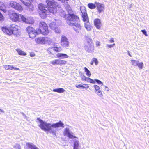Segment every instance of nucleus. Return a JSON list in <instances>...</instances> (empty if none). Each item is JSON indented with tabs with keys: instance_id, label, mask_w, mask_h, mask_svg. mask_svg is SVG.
Listing matches in <instances>:
<instances>
[{
	"instance_id": "1",
	"label": "nucleus",
	"mask_w": 149,
	"mask_h": 149,
	"mask_svg": "<svg viewBox=\"0 0 149 149\" xmlns=\"http://www.w3.org/2000/svg\"><path fill=\"white\" fill-rule=\"evenodd\" d=\"M46 3L48 7L41 3L38 5L39 14L40 17L42 19L45 18L49 13L55 14L57 12L56 7L58 5L57 3L54 0H47Z\"/></svg>"
},
{
	"instance_id": "2",
	"label": "nucleus",
	"mask_w": 149,
	"mask_h": 149,
	"mask_svg": "<svg viewBox=\"0 0 149 149\" xmlns=\"http://www.w3.org/2000/svg\"><path fill=\"white\" fill-rule=\"evenodd\" d=\"M36 120L40 123L39 126L41 129L45 132H49L50 133L52 134L54 137L56 136V130L53 129L52 128L64 127V124L61 121L52 124L50 123H47L38 117L37 118Z\"/></svg>"
},
{
	"instance_id": "3",
	"label": "nucleus",
	"mask_w": 149,
	"mask_h": 149,
	"mask_svg": "<svg viewBox=\"0 0 149 149\" xmlns=\"http://www.w3.org/2000/svg\"><path fill=\"white\" fill-rule=\"evenodd\" d=\"M39 28L35 30V29L32 32L29 33V35L30 38H34L36 35L40 33L44 35H47L49 33L48 29V27L47 24L44 22H40L39 24Z\"/></svg>"
},
{
	"instance_id": "4",
	"label": "nucleus",
	"mask_w": 149,
	"mask_h": 149,
	"mask_svg": "<svg viewBox=\"0 0 149 149\" xmlns=\"http://www.w3.org/2000/svg\"><path fill=\"white\" fill-rule=\"evenodd\" d=\"M20 27L17 25L13 24L8 27H3L2 28V30L3 32L9 35H14L16 36L19 37L20 34L19 31Z\"/></svg>"
},
{
	"instance_id": "5",
	"label": "nucleus",
	"mask_w": 149,
	"mask_h": 149,
	"mask_svg": "<svg viewBox=\"0 0 149 149\" xmlns=\"http://www.w3.org/2000/svg\"><path fill=\"white\" fill-rule=\"evenodd\" d=\"M8 15L12 21L19 22V14H17L15 12L10 11L9 12Z\"/></svg>"
},
{
	"instance_id": "6",
	"label": "nucleus",
	"mask_w": 149,
	"mask_h": 149,
	"mask_svg": "<svg viewBox=\"0 0 149 149\" xmlns=\"http://www.w3.org/2000/svg\"><path fill=\"white\" fill-rule=\"evenodd\" d=\"M81 22L79 17L75 15V31L77 33L81 32L82 27L81 25Z\"/></svg>"
},
{
	"instance_id": "7",
	"label": "nucleus",
	"mask_w": 149,
	"mask_h": 149,
	"mask_svg": "<svg viewBox=\"0 0 149 149\" xmlns=\"http://www.w3.org/2000/svg\"><path fill=\"white\" fill-rule=\"evenodd\" d=\"M11 7L19 11H22L23 8L20 5L14 1L10 2L8 4Z\"/></svg>"
},
{
	"instance_id": "8",
	"label": "nucleus",
	"mask_w": 149,
	"mask_h": 149,
	"mask_svg": "<svg viewBox=\"0 0 149 149\" xmlns=\"http://www.w3.org/2000/svg\"><path fill=\"white\" fill-rule=\"evenodd\" d=\"M65 18L67 19V23L70 25L74 26V15H66Z\"/></svg>"
},
{
	"instance_id": "9",
	"label": "nucleus",
	"mask_w": 149,
	"mask_h": 149,
	"mask_svg": "<svg viewBox=\"0 0 149 149\" xmlns=\"http://www.w3.org/2000/svg\"><path fill=\"white\" fill-rule=\"evenodd\" d=\"M64 136H66L70 139H72L74 138V134L69 130L68 128L65 129L63 133Z\"/></svg>"
},
{
	"instance_id": "10",
	"label": "nucleus",
	"mask_w": 149,
	"mask_h": 149,
	"mask_svg": "<svg viewBox=\"0 0 149 149\" xmlns=\"http://www.w3.org/2000/svg\"><path fill=\"white\" fill-rule=\"evenodd\" d=\"M82 20L83 22H86L84 24V26L86 30L88 31H91L93 28V27L90 24L89 18L82 19Z\"/></svg>"
},
{
	"instance_id": "11",
	"label": "nucleus",
	"mask_w": 149,
	"mask_h": 149,
	"mask_svg": "<svg viewBox=\"0 0 149 149\" xmlns=\"http://www.w3.org/2000/svg\"><path fill=\"white\" fill-rule=\"evenodd\" d=\"M80 9L81 13V15L82 19L88 18V17L86 8L84 6H81L80 7Z\"/></svg>"
},
{
	"instance_id": "12",
	"label": "nucleus",
	"mask_w": 149,
	"mask_h": 149,
	"mask_svg": "<svg viewBox=\"0 0 149 149\" xmlns=\"http://www.w3.org/2000/svg\"><path fill=\"white\" fill-rule=\"evenodd\" d=\"M95 3L96 4V9L99 14L104 11V4L97 2H95Z\"/></svg>"
},
{
	"instance_id": "13",
	"label": "nucleus",
	"mask_w": 149,
	"mask_h": 149,
	"mask_svg": "<svg viewBox=\"0 0 149 149\" xmlns=\"http://www.w3.org/2000/svg\"><path fill=\"white\" fill-rule=\"evenodd\" d=\"M68 41L67 38L64 35H63L61 37V45L63 46L66 47L68 46Z\"/></svg>"
},
{
	"instance_id": "14",
	"label": "nucleus",
	"mask_w": 149,
	"mask_h": 149,
	"mask_svg": "<svg viewBox=\"0 0 149 149\" xmlns=\"http://www.w3.org/2000/svg\"><path fill=\"white\" fill-rule=\"evenodd\" d=\"M94 26L98 29H100L102 26L100 19L99 18H95L93 21Z\"/></svg>"
},
{
	"instance_id": "15",
	"label": "nucleus",
	"mask_w": 149,
	"mask_h": 149,
	"mask_svg": "<svg viewBox=\"0 0 149 149\" xmlns=\"http://www.w3.org/2000/svg\"><path fill=\"white\" fill-rule=\"evenodd\" d=\"M85 47L86 49L88 52L91 53L94 50V46L93 44L85 46Z\"/></svg>"
},
{
	"instance_id": "16",
	"label": "nucleus",
	"mask_w": 149,
	"mask_h": 149,
	"mask_svg": "<svg viewBox=\"0 0 149 149\" xmlns=\"http://www.w3.org/2000/svg\"><path fill=\"white\" fill-rule=\"evenodd\" d=\"M64 7L67 11L68 13V14H65L64 15V17H65V15H74V14H71V13L72 12V10L71 9V8L70 6L68 4H65Z\"/></svg>"
},
{
	"instance_id": "17",
	"label": "nucleus",
	"mask_w": 149,
	"mask_h": 149,
	"mask_svg": "<svg viewBox=\"0 0 149 149\" xmlns=\"http://www.w3.org/2000/svg\"><path fill=\"white\" fill-rule=\"evenodd\" d=\"M26 146L27 149H39L35 145L31 143H27Z\"/></svg>"
},
{
	"instance_id": "18",
	"label": "nucleus",
	"mask_w": 149,
	"mask_h": 149,
	"mask_svg": "<svg viewBox=\"0 0 149 149\" xmlns=\"http://www.w3.org/2000/svg\"><path fill=\"white\" fill-rule=\"evenodd\" d=\"M93 44L92 40L91 38H86L85 40V46Z\"/></svg>"
},
{
	"instance_id": "19",
	"label": "nucleus",
	"mask_w": 149,
	"mask_h": 149,
	"mask_svg": "<svg viewBox=\"0 0 149 149\" xmlns=\"http://www.w3.org/2000/svg\"><path fill=\"white\" fill-rule=\"evenodd\" d=\"M57 57L60 59H63L68 57V56L65 54L58 53L57 54Z\"/></svg>"
},
{
	"instance_id": "20",
	"label": "nucleus",
	"mask_w": 149,
	"mask_h": 149,
	"mask_svg": "<svg viewBox=\"0 0 149 149\" xmlns=\"http://www.w3.org/2000/svg\"><path fill=\"white\" fill-rule=\"evenodd\" d=\"M35 40L36 42L38 43H45L44 37L37 38L35 39Z\"/></svg>"
},
{
	"instance_id": "21",
	"label": "nucleus",
	"mask_w": 149,
	"mask_h": 149,
	"mask_svg": "<svg viewBox=\"0 0 149 149\" xmlns=\"http://www.w3.org/2000/svg\"><path fill=\"white\" fill-rule=\"evenodd\" d=\"M0 10L3 11L4 13L6 12L7 10L6 9V7L3 2L0 1Z\"/></svg>"
},
{
	"instance_id": "22",
	"label": "nucleus",
	"mask_w": 149,
	"mask_h": 149,
	"mask_svg": "<svg viewBox=\"0 0 149 149\" xmlns=\"http://www.w3.org/2000/svg\"><path fill=\"white\" fill-rule=\"evenodd\" d=\"M65 90L62 88H57L54 89L53 90V91L55 92H58L59 93H62L64 92Z\"/></svg>"
},
{
	"instance_id": "23",
	"label": "nucleus",
	"mask_w": 149,
	"mask_h": 149,
	"mask_svg": "<svg viewBox=\"0 0 149 149\" xmlns=\"http://www.w3.org/2000/svg\"><path fill=\"white\" fill-rule=\"evenodd\" d=\"M76 87L78 88H84L85 89L88 88L89 85L87 84H79L76 86Z\"/></svg>"
},
{
	"instance_id": "24",
	"label": "nucleus",
	"mask_w": 149,
	"mask_h": 149,
	"mask_svg": "<svg viewBox=\"0 0 149 149\" xmlns=\"http://www.w3.org/2000/svg\"><path fill=\"white\" fill-rule=\"evenodd\" d=\"M87 6L89 9H93L96 8V4L95 3H90L88 4Z\"/></svg>"
},
{
	"instance_id": "25",
	"label": "nucleus",
	"mask_w": 149,
	"mask_h": 149,
	"mask_svg": "<svg viewBox=\"0 0 149 149\" xmlns=\"http://www.w3.org/2000/svg\"><path fill=\"white\" fill-rule=\"evenodd\" d=\"M49 26L52 29L54 30L55 29L56 25L55 22H53L49 23Z\"/></svg>"
},
{
	"instance_id": "26",
	"label": "nucleus",
	"mask_w": 149,
	"mask_h": 149,
	"mask_svg": "<svg viewBox=\"0 0 149 149\" xmlns=\"http://www.w3.org/2000/svg\"><path fill=\"white\" fill-rule=\"evenodd\" d=\"M19 21H20L21 19L24 22L27 23L26 19L22 15L20 14L19 15Z\"/></svg>"
},
{
	"instance_id": "27",
	"label": "nucleus",
	"mask_w": 149,
	"mask_h": 149,
	"mask_svg": "<svg viewBox=\"0 0 149 149\" xmlns=\"http://www.w3.org/2000/svg\"><path fill=\"white\" fill-rule=\"evenodd\" d=\"M84 69L86 75L88 77H90L91 76V74L89 70L86 67H84Z\"/></svg>"
},
{
	"instance_id": "28",
	"label": "nucleus",
	"mask_w": 149,
	"mask_h": 149,
	"mask_svg": "<svg viewBox=\"0 0 149 149\" xmlns=\"http://www.w3.org/2000/svg\"><path fill=\"white\" fill-rule=\"evenodd\" d=\"M98 62L97 59L95 58H93L91 62L90 63V64L93 65L94 63H95L96 65H97L98 63Z\"/></svg>"
},
{
	"instance_id": "29",
	"label": "nucleus",
	"mask_w": 149,
	"mask_h": 149,
	"mask_svg": "<svg viewBox=\"0 0 149 149\" xmlns=\"http://www.w3.org/2000/svg\"><path fill=\"white\" fill-rule=\"evenodd\" d=\"M16 51H17L19 55L23 56H26V54L25 52L22 51L19 49H17Z\"/></svg>"
},
{
	"instance_id": "30",
	"label": "nucleus",
	"mask_w": 149,
	"mask_h": 149,
	"mask_svg": "<svg viewBox=\"0 0 149 149\" xmlns=\"http://www.w3.org/2000/svg\"><path fill=\"white\" fill-rule=\"evenodd\" d=\"M34 30V29H33V27L30 26L28 27L26 29V31L28 32V34L31 32H32Z\"/></svg>"
},
{
	"instance_id": "31",
	"label": "nucleus",
	"mask_w": 149,
	"mask_h": 149,
	"mask_svg": "<svg viewBox=\"0 0 149 149\" xmlns=\"http://www.w3.org/2000/svg\"><path fill=\"white\" fill-rule=\"evenodd\" d=\"M51 63L53 64H59V59L55 60L52 61L51 62Z\"/></svg>"
},
{
	"instance_id": "32",
	"label": "nucleus",
	"mask_w": 149,
	"mask_h": 149,
	"mask_svg": "<svg viewBox=\"0 0 149 149\" xmlns=\"http://www.w3.org/2000/svg\"><path fill=\"white\" fill-rule=\"evenodd\" d=\"M86 81L87 82H89L91 83L94 84L95 83V80H93L91 79V78H90L89 77H87V80Z\"/></svg>"
},
{
	"instance_id": "33",
	"label": "nucleus",
	"mask_w": 149,
	"mask_h": 149,
	"mask_svg": "<svg viewBox=\"0 0 149 149\" xmlns=\"http://www.w3.org/2000/svg\"><path fill=\"white\" fill-rule=\"evenodd\" d=\"M13 148L15 149H21L20 145L17 143L15 144L13 146Z\"/></svg>"
},
{
	"instance_id": "34",
	"label": "nucleus",
	"mask_w": 149,
	"mask_h": 149,
	"mask_svg": "<svg viewBox=\"0 0 149 149\" xmlns=\"http://www.w3.org/2000/svg\"><path fill=\"white\" fill-rule=\"evenodd\" d=\"M136 65L138 66L139 69H141L143 66V63L142 62H141L140 63L137 62V63H136Z\"/></svg>"
},
{
	"instance_id": "35",
	"label": "nucleus",
	"mask_w": 149,
	"mask_h": 149,
	"mask_svg": "<svg viewBox=\"0 0 149 149\" xmlns=\"http://www.w3.org/2000/svg\"><path fill=\"white\" fill-rule=\"evenodd\" d=\"M44 38L45 43L46 42H50L52 41L51 39L48 37H44Z\"/></svg>"
},
{
	"instance_id": "36",
	"label": "nucleus",
	"mask_w": 149,
	"mask_h": 149,
	"mask_svg": "<svg viewBox=\"0 0 149 149\" xmlns=\"http://www.w3.org/2000/svg\"><path fill=\"white\" fill-rule=\"evenodd\" d=\"M80 77L82 80L84 81H86L87 77H86L85 75H81Z\"/></svg>"
},
{
	"instance_id": "37",
	"label": "nucleus",
	"mask_w": 149,
	"mask_h": 149,
	"mask_svg": "<svg viewBox=\"0 0 149 149\" xmlns=\"http://www.w3.org/2000/svg\"><path fill=\"white\" fill-rule=\"evenodd\" d=\"M96 94L100 97H101L103 96L102 93L101 92V91L100 90H99L97 91H96Z\"/></svg>"
},
{
	"instance_id": "38",
	"label": "nucleus",
	"mask_w": 149,
	"mask_h": 149,
	"mask_svg": "<svg viewBox=\"0 0 149 149\" xmlns=\"http://www.w3.org/2000/svg\"><path fill=\"white\" fill-rule=\"evenodd\" d=\"M53 30H54L55 32L56 33H60L61 31L60 29L58 27H57L56 26L55 29H54Z\"/></svg>"
},
{
	"instance_id": "39",
	"label": "nucleus",
	"mask_w": 149,
	"mask_h": 149,
	"mask_svg": "<svg viewBox=\"0 0 149 149\" xmlns=\"http://www.w3.org/2000/svg\"><path fill=\"white\" fill-rule=\"evenodd\" d=\"M131 61L132 62V65H135V64H136V63L139 62V61H136V60H131Z\"/></svg>"
},
{
	"instance_id": "40",
	"label": "nucleus",
	"mask_w": 149,
	"mask_h": 149,
	"mask_svg": "<svg viewBox=\"0 0 149 149\" xmlns=\"http://www.w3.org/2000/svg\"><path fill=\"white\" fill-rule=\"evenodd\" d=\"M66 63V61L63 60H59V65L64 64Z\"/></svg>"
},
{
	"instance_id": "41",
	"label": "nucleus",
	"mask_w": 149,
	"mask_h": 149,
	"mask_svg": "<svg viewBox=\"0 0 149 149\" xmlns=\"http://www.w3.org/2000/svg\"><path fill=\"white\" fill-rule=\"evenodd\" d=\"M94 87L96 91L100 90V87L97 85H94Z\"/></svg>"
},
{
	"instance_id": "42",
	"label": "nucleus",
	"mask_w": 149,
	"mask_h": 149,
	"mask_svg": "<svg viewBox=\"0 0 149 149\" xmlns=\"http://www.w3.org/2000/svg\"><path fill=\"white\" fill-rule=\"evenodd\" d=\"M75 149H78L79 147V144L78 142L77 141H75Z\"/></svg>"
},
{
	"instance_id": "43",
	"label": "nucleus",
	"mask_w": 149,
	"mask_h": 149,
	"mask_svg": "<svg viewBox=\"0 0 149 149\" xmlns=\"http://www.w3.org/2000/svg\"><path fill=\"white\" fill-rule=\"evenodd\" d=\"M9 69L10 70H12L13 69H15L16 70H19V69L17 68H14L13 66L9 65Z\"/></svg>"
},
{
	"instance_id": "44",
	"label": "nucleus",
	"mask_w": 149,
	"mask_h": 149,
	"mask_svg": "<svg viewBox=\"0 0 149 149\" xmlns=\"http://www.w3.org/2000/svg\"><path fill=\"white\" fill-rule=\"evenodd\" d=\"M95 82H96L97 83H98L99 84H101L102 85H103V83L100 80H97V79H95Z\"/></svg>"
},
{
	"instance_id": "45",
	"label": "nucleus",
	"mask_w": 149,
	"mask_h": 149,
	"mask_svg": "<svg viewBox=\"0 0 149 149\" xmlns=\"http://www.w3.org/2000/svg\"><path fill=\"white\" fill-rule=\"evenodd\" d=\"M3 17L1 13L0 12V21H2L3 19Z\"/></svg>"
},
{
	"instance_id": "46",
	"label": "nucleus",
	"mask_w": 149,
	"mask_h": 149,
	"mask_svg": "<svg viewBox=\"0 0 149 149\" xmlns=\"http://www.w3.org/2000/svg\"><path fill=\"white\" fill-rule=\"evenodd\" d=\"M141 31L146 36H147L148 35L147 34L146 32V31L145 30H141Z\"/></svg>"
},
{
	"instance_id": "47",
	"label": "nucleus",
	"mask_w": 149,
	"mask_h": 149,
	"mask_svg": "<svg viewBox=\"0 0 149 149\" xmlns=\"http://www.w3.org/2000/svg\"><path fill=\"white\" fill-rule=\"evenodd\" d=\"M96 45L97 46H98L100 45V42L98 41H97L95 42Z\"/></svg>"
},
{
	"instance_id": "48",
	"label": "nucleus",
	"mask_w": 149,
	"mask_h": 149,
	"mask_svg": "<svg viewBox=\"0 0 149 149\" xmlns=\"http://www.w3.org/2000/svg\"><path fill=\"white\" fill-rule=\"evenodd\" d=\"M53 49L54 50L56 51L57 52L59 51V49L57 47H53Z\"/></svg>"
},
{
	"instance_id": "49",
	"label": "nucleus",
	"mask_w": 149,
	"mask_h": 149,
	"mask_svg": "<svg viewBox=\"0 0 149 149\" xmlns=\"http://www.w3.org/2000/svg\"><path fill=\"white\" fill-rule=\"evenodd\" d=\"M115 44H111V45H107V46L108 47L111 48V47H113V46H115Z\"/></svg>"
},
{
	"instance_id": "50",
	"label": "nucleus",
	"mask_w": 149,
	"mask_h": 149,
	"mask_svg": "<svg viewBox=\"0 0 149 149\" xmlns=\"http://www.w3.org/2000/svg\"><path fill=\"white\" fill-rule=\"evenodd\" d=\"M20 113L23 115V116L24 118H27L26 116L23 112H21Z\"/></svg>"
},
{
	"instance_id": "51",
	"label": "nucleus",
	"mask_w": 149,
	"mask_h": 149,
	"mask_svg": "<svg viewBox=\"0 0 149 149\" xmlns=\"http://www.w3.org/2000/svg\"><path fill=\"white\" fill-rule=\"evenodd\" d=\"M114 42V39L113 38H111L110 40H109V42L110 43H112Z\"/></svg>"
},
{
	"instance_id": "52",
	"label": "nucleus",
	"mask_w": 149,
	"mask_h": 149,
	"mask_svg": "<svg viewBox=\"0 0 149 149\" xmlns=\"http://www.w3.org/2000/svg\"><path fill=\"white\" fill-rule=\"evenodd\" d=\"M9 65H6L5 66V68L6 70H8L9 69Z\"/></svg>"
},
{
	"instance_id": "53",
	"label": "nucleus",
	"mask_w": 149,
	"mask_h": 149,
	"mask_svg": "<svg viewBox=\"0 0 149 149\" xmlns=\"http://www.w3.org/2000/svg\"><path fill=\"white\" fill-rule=\"evenodd\" d=\"M1 112L4 113V111L3 110L0 109V114H1Z\"/></svg>"
},
{
	"instance_id": "54",
	"label": "nucleus",
	"mask_w": 149,
	"mask_h": 149,
	"mask_svg": "<svg viewBox=\"0 0 149 149\" xmlns=\"http://www.w3.org/2000/svg\"><path fill=\"white\" fill-rule=\"evenodd\" d=\"M35 54H30V56L31 57H33L35 56Z\"/></svg>"
},
{
	"instance_id": "55",
	"label": "nucleus",
	"mask_w": 149,
	"mask_h": 149,
	"mask_svg": "<svg viewBox=\"0 0 149 149\" xmlns=\"http://www.w3.org/2000/svg\"><path fill=\"white\" fill-rule=\"evenodd\" d=\"M73 149H74V143L73 145Z\"/></svg>"
},
{
	"instance_id": "56",
	"label": "nucleus",
	"mask_w": 149,
	"mask_h": 149,
	"mask_svg": "<svg viewBox=\"0 0 149 149\" xmlns=\"http://www.w3.org/2000/svg\"><path fill=\"white\" fill-rule=\"evenodd\" d=\"M129 55L130 56H131H131H131V55L130 54V53H129Z\"/></svg>"
},
{
	"instance_id": "57",
	"label": "nucleus",
	"mask_w": 149,
	"mask_h": 149,
	"mask_svg": "<svg viewBox=\"0 0 149 149\" xmlns=\"http://www.w3.org/2000/svg\"><path fill=\"white\" fill-rule=\"evenodd\" d=\"M63 13L64 14H65V13H64V12H63Z\"/></svg>"
},
{
	"instance_id": "58",
	"label": "nucleus",
	"mask_w": 149,
	"mask_h": 149,
	"mask_svg": "<svg viewBox=\"0 0 149 149\" xmlns=\"http://www.w3.org/2000/svg\"><path fill=\"white\" fill-rule=\"evenodd\" d=\"M73 29H74V28L73 27Z\"/></svg>"
}]
</instances>
